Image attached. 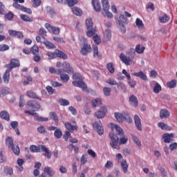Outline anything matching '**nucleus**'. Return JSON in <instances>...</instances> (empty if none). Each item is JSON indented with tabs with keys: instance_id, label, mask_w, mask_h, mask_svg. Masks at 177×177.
Instances as JSON below:
<instances>
[{
	"instance_id": "20",
	"label": "nucleus",
	"mask_w": 177,
	"mask_h": 177,
	"mask_svg": "<svg viewBox=\"0 0 177 177\" xmlns=\"http://www.w3.org/2000/svg\"><path fill=\"white\" fill-rule=\"evenodd\" d=\"M90 52H92V48L91 47V45L84 43V45L81 50V54L83 56H85L87 53H90Z\"/></svg>"
},
{
	"instance_id": "35",
	"label": "nucleus",
	"mask_w": 177,
	"mask_h": 177,
	"mask_svg": "<svg viewBox=\"0 0 177 177\" xmlns=\"http://www.w3.org/2000/svg\"><path fill=\"white\" fill-rule=\"evenodd\" d=\"M131 139L133 142H134V143L136 145V146H138V147H140V146H142V142L140 141V140H139V138H138V136H136L135 134H131Z\"/></svg>"
},
{
	"instance_id": "14",
	"label": "nucleus",
	"mask_w": 177,
	"mask_h": 177,
	"mask_svg": "<svg viewBox=\"0 0 177 177\" xmlns=\"http://www.w3.org/2000/svg\"><path fill=\"white\" fill-rule=\"evenodd\" d=\"M26 109H33V110H39L41 105L36 102L29 101L26 104Z\"/></svg>"
},
{
	"instance_id": "42",
	"label": "nucleus",
	"mask_w": 177,
	"mask_h": 177,
	"mask_svg": "<svg viewBox=\"0 0 177 177\" xmlns=\"http://www.w3.org/2000/svg\"><path fill=\"white\" fill-rule=\"evenodd\" d=\"M72 12L76 16H81L82 15V10L77 7H73L72 8Z\"/></svg>"
},
{
	"instance_id": "64",
	"label": "nucleus",
	"mask_w": 177,
	"mask_h": 177,
	"mask_svg": "<svg viewBox=\"0 0 177 177\" xmlns=\"http://www.w3.org/2000/svg\"><path fill=\"white\" fill-rule=\"evenodd\" d=\"M106 83L109 85H117V81L115 79L109 78L108 80H106Z\"/></svg>"
},
{
	"instance_id": "10",
	"label": "nucleus",
	"mask_w": 177,
	"mask_h": 177,
	"mask_svg": "<svg viewBox=\"0 0 177 177\" xmlns=\"http://www.w3.org/2000/svg\"><path fill=\"white\" fill-rule=\"evenodd\" d=\"M93 129H95V131H97L98 135H103V133H104V129L103 128V126L102 124V122H95L93 124Z\"/></svg>"
},
{
	"instance_id": "47",
	"label": "nucleus",
	"mask_w": 177,
	"mask_h": 177,
	"mask_svg": "<svg viewBox=\"0 0 177 177\" xmlns=\"http://www.w3.org/2000/svg\"><path fill=\"white\" fill-rule=\"evenodd\" d=\"M58 103L61 105V106H70V102L66 99L64 98H60L58 100Z\"/></svg>"
},
{
	"instance_id": "23",
	"label": "nucleus",
	"mask_w": 177,
	"mask_h": 177,
	"mask_svg": "<svg viewBox=\"0 0 177 177\" xmlns=\"http://www.w3.org/2000/svg\"><path fill=\"white\" fill-rule=\"evenodd\" d=\"M10 71L7 69L3 75V83L6 84V85H8V84H9V81H10Z\"/></svg>"
},
{
	"instance_id": "29",
	"label": "nucleus",
	"mask_w": 177,
	"mask_h": 177,
	"mask_svg": "<svg viewBox=\"0 0 177 177\" xmlns=\"http://www.w3.org/2000/svg\"><path fill=\"white\" fill-rule=\"evenodd\" d=\"M92 5L93 6L94 10L96 12H100L102 6H100V3L99 2L98 0H93Z\"/></svg>"
},
{
	"instance_id": "34",
	"label": "nucleus",
	"mask_w": 177,
	"mask_h": 177,
	"mask_svg": "<svg viewBox=\"0 0 177 177\" xmlns=\"http://www.w3.org/2000/svg\"><path fill=\"white\" fill-rule=\"evenodd\" d=\"M120 165H121V167H122V169L124 174H127L128 173V163H127V160H122L120 162Z\"/></svg>"
},
{
	"instance_id": "45",
	"label": "nucleus",
	"mask_w": 177,
	"mask_h": 177,
	"mask_svg": "<svg viewBox=\"0 0 177 177\" xmlns=\"http://www.w3.org/2000/svg\"><path fill=\"white\" fill-rule=\"evenodd\" d=\"M30 151L32 153H39L41 151V145L39 147H37L35 145H31L30 147Z\"/></svg>"
},
{
	"instance_id": "61",
	"label": "nucleus",
	"mask_w": 177,
	"mask_h": 177,
	"mask_svg": "<svg viewBox=\"0 0 177 177\" xmlns=\"http://www.w3.org/2000/svg\"><path fill=\"white\" fill-rule=\"evenodd\" d=\"M107 68L108 71H109V73H111V74H113L114 73V66H113V63L109 62L107 64Z\"/></svg>"
},
{
	"instance_id": "44",
	"label": "nucleus",
	"mask_w": 177,
	"mask_h": 177,
	"mask_svg": "<svg viewBox=\"0 0 177 177\" xmlns=\"http://www.w3.org/2000/svg\"><path fill=\"white\" fill-rule=\"evenodd\" d=\"M44 171L45 174H47L49 176H53V175H55V171H53V169H52L50 167H45Z\"/></svg>"
},
{
	"instance_id": "52",
	"label": "nucleus",
	"mask_w": 177,
	"mask_h": 177,
	"mask_svg": "<svg viewBox=\"0 0 177 177\" xmlns=\"http://www.w3.org/2000/svg\"><path fill=\"white\" fill-rule=\"evenodd\" d=\"M48 71L50 74H57V75H59V74H60V71H62V69L56 70V68L53 67H50Z\"/></svg>"
},
{
	"instance_id": "48",
	"label": "nucleus",
	"mask_w": 177,
	"mask_h": 177,
	"mask_svg": "<svg viewBox=\"0 0 177 177\" xmlns=\"http://www.w3.org/2000/svg\"><path fill=\"white\" fill-rule=\"evenodd\" d=\"M158 126L159 127V128L162 129V130L167 129V131H171V127H169L164 122H159L158 124Z\"/></svg>"
},
{
	"instance_id": "38",
	"label": "nucleus",
	"mask_w": 177,
	"mask_h": 177,
	"mask_svg": "<svg viewBox=\"0 0 177 177\" xmlns=\"http://www.w3.org/2000/svg\"><path fill=\"white\" fill-rule=\"evenodd\" d=\"M104 37L106 41H110V39H111V30H110V29L105 30Z\"/></svg>"
},
{
	"instance_id": "11",
	"label": "nucleus",
	"mask_w": 177,
	"mask_h": 177,
	"mask_svg": "<svg viewBox=\"0 0 177 177\" xmlns=\"http://www.w3.org/2000/svg\"><path fill=\"white\" fill-rule=\"evenodd\" d=\"M20 66V61L16 59H11L10 63L6 65L7 70L10 71Z\"/></svg>"
},
{
	"instance_id": "25",
	"label": "nucleus",
	"mask_w": 177,
	"mask_h": 177,
	"mask_svg": "<svg viewBox=\"0 0 177 177\" xmlns=\"http://www.w3.org/2000/svg\"><path fill=\"white\" fill-rule=\"evenodd\" d=\"M40 149L42 150V151H44L45 153V157L48 158V160H50V158L52 157V154L50 153V151L49 149L46 148L44 145H40Z\"/></svg>"
},
{
	"instance_id": "1",
	"label": "nucleus",
	"mask_w": 177,
	"mask_h": 177,
	"mask_svg": "<svg viewBox=\"0 0 177 177\" xmlns=\"http://www.w3.org/2000/svg\"><path fill=\"white\" fill-rule=\"evenodd\" d=\"M109 138L111 139L110 145L112 149H117L120 150V145H125L128 142V137H122L120 138V142L118 140V137L114 133H109Z\"/></svg>"
},
{
	"instance_id": "16",
	"label": "nucleus",
	"mask_w": 177,
	"mask_h": 177,
	"mask_svg": "<svg viewBox=\"0 0 177 177\" xmlns=\"http://www.w3.org/2000/svg\"><path fill=\"white\" fill-rule=\"evenodd\" d=\"M57 2L71 7L74 6V5H77V3H78V0H57Z\"/></svg>"
},
{
	"instance_id": "26",
	"label": "nucleus",
	"mask_w": 177,
	"mask_h": 177,
	"mask_svg": "<svg viewBox=\"0 0 177 177\" xmlns=\"http://www.w3.org/2000/svg\"><path fill=\"white\" fill-rule=\"evenodd\" d=\"M134 121L136 124V127L138 131H142V122L140 120V118L138 115L134 116Z\"/></svg>"
},
{
	"instance_id": "32",
	"label": "nucleus",
	"mask_w": 177,
	"mask_h": 177,
	"mask_svg": "<svg viewBox=\"0 0 177 177\" xmlns=\"http://www.w3.org/2000/svg\"><path fill=\"white\" fill-rule=\"evenodd\" d=\"M65 127L68 131H70V132H73V131H77L78 129V127L72 125L68 122H65Z\"/></svg>"
},
{
	"instance_id": "37",
	"label": "nucleus",
	"mask_w": 177,
	"mask_h": 177,
	"mask_svg": "<svg viewBox=\"0 0 177 177\" xmlns=\"http://www.w3.org/2000/svg\"><path fill=\"white\" fill-rule=\"evenodd\" d=\"M27 96H28V97H30L31 99H38V100H42L41 97L37 96V93L31 91H27Z\"/></svg>"
},
{
	"instance_id": "62",
	"label": "nucleus",
	"mask_w": 177,
	"mask_h": 177,
	"mask_svg": "<svg viewBox=\"0 0 177 177\" xmlns=\"http://www.w3.org/2000/svg\"><path fill=\"white\" fill-rule=\"evenodd\" d=\"M13 17H15V15L12 12H9L5 15V18L7 19V20H13Z\"/></svg>"
},
{
	"instance_id": "5",
	"label": "nucleus",
	"mask_w": 177,
	"mask_h": 177,
	"mask_svg": "<svg viewBox=\"0 0 177 177\" xmlns=\"http://www.w3.org/2000/svg\"><path fill=\"white\" fill-rule=\"evenodd\" d=\"M46 56H48L49 60L56 59V57H60V59L67 60L68 57L66 53H63L61 50H56L55 53L48 52L46 53Z\"/></svg>"
},
{
	"instance_id": "33",
	"label": "nucleus",
	"mask_w": 177,
	"mask_h": 177,
	"mask_svg": "<svg viewBox=\"0 0 177 177\" xmlns=\"http://www.w3.org/2000/svg\"><path fill=\"white\" fill-rule=\"evenodd\" d=\"M10 91V88L0 87V97H2V96H6V95L9 94Z\"/></svg>"
},
{
	"instance_id": "18",
	"label": "nucleus",
	"mask_w": 177,
	"mask_h": 177,
	"mask_svg": "<svg viewBox=\"0 0 177 177\" xmlns=\"http://www.w3.org/2000/svg\"><path fill=\"white\" fill-rule=\"evenodd\" d=\"M58 75H59V78L63 82H68V81H70V76L64 73V69H61Z\"/></svg>"
},
{
	"instance_id": "54",
	"label": "nucleus",
	"mask_w": 177,
	"mask_h": 177,
	"mask_svg": "<svg viewBox=\"0 0 177 177\" xmlns=\"http://www.w3.org/2000/svg\"><path fill=\"white\" fill-rule=\"evenodd\" d=\"M103 93L105 96H110L111 95V88L109 87H104L103 88Z\"/></svg>"
},
{
	"instance_id": "63",
	"label": "nucleus",
	"mask_w": 177,
	"mask_h": 177,
	"mask_svg": "<svg viewBox=\"0 0 177 177\" xmlns=\"http://www.w3.org/2000/svg\"><path fill=\"white\" fill-rule=\"evenodd\" d=\"M39 35H41L43 38H46V30L44 28H41L39 30Z\"/></svg>"
},
{
	"instance_id": "57",
	"label": "nucleus",
	"mask_w": 177,
	"mask_h": 177,
	"mask_svg": "<svg viewBox=\"0 0 177 177\" xmlns=\"http://www.w3.org/2000/svg\"><path fill=\"white\" fill-rule=\"evenodd\" d=\"M73 80L75 81H82V76L80 73H74L73 75Z\"/></svg>"
},
{
	"instance_id": "7",
	"label": "nucleus",
	"mask_w": 177,
	"mask_h": 177,
	"mask_svg": "<svg viewBox=\"0 0 177 177\" xmlns=\"http://www.w3.org/2000/svg\"><path fill=\"white\" fill-rule=\"evenodd\" d=\"M102 15L103 16H107L109 19H113V15L109 10L110 4L109 3V0H102Z\"/></svg>"
},
{
	"instance_id": "6",
	"label": "nucleus",
	"mask_w": 177,
	"mask_h": 177,
	"mask_svg": "<svg viewBox=\"0 0 177 177\" xmlns=\"http://www.w3.org/2000/svg\"><path fill=\"white\" fill-rule=\"evenodd\" d=\"M6 146H8V149H11L13 153L17 156L20 154V148H19V146L15 147V143L13 142V138H12V137H7L6 140Z\"/></svg>"
},
{
	"instance_id": "51",
	"label": "nucleus",
	"mask_w": 177,
	"mask_h": 177,
	"mask_svg": "<svg viewBox=\"0 0 177 177\" xmlns=\"http://www.w3.org/2000/svg\"><path fill=\"white\" fill-rule=\"evenodd\" d=\"M20 19L23 20V21H34V20L32 18L29 17L26 15H20Z\"/></svg>"
},
{
	"instance_id": "13",
	"label": "nucleus",
	"mask_w": 177,
	"mask_h": 177,
	"mask_svg": "<svg viewBox=\"0 0 177 177\" xmlns=\"http://www.w3.org/2000/svg\"><path fill=\"white\" fill-rule=\"evenodd\" d=\"M12 6L15 8V9L21 10V12H25V13H28V15H31L32 13V10H31L30 8H26L20 4L13 3Z\"/></svg>"
},
{
	"instance_id": "39",
	"label": "nucleus",
	"mask_w": 177,
	"mask_h": 177,
	"mask_svg": "<svg viewBox=\"0 0 177 177\" xmlns=\"http://www.w3.org/2000/svg\"><path fill=\"white\" fill-rule=\"evenodd\" d=\"M85 23L87 30H91V28H93V21H92V19L88 18L86 19Z\"/></svg>"
},
{
	"instance_id": "4",
	"label": "nucleus",
	"mask_w": 177,
	"mask_h": 177,
	"mask_svg": "<svg viewBox=\"0 0 177 177\" xmlns=\"http://www.w3.org/2000/svg\"><path fill=\"white\" fill-rule=\"evenodd\" d=\"M130 50L131 54L129 56H126L122 53H121L120 55V59L121 60V62L125 64L126 66H129V64H131V62H133V59H135V49L131 48Z\"/></svg>"
},
{
	"instance_id": "46",
	"label": "nucleus",
	"mask_w": 177,
	"mask_h": 177,
	"mask_svg": "<svg viewBox=\"0 0 177 177\" xmlns=\"http://www.w3.org/2000/svg\"><path fill=\"white\" fill-rule=\"evenodd\" d=\"M96 34V29L95 28H91L90 29H87L86 35L87 37H93Z\"/></svg>"
},
{
	"instance_id": "43",
	"label": "nucleus",
	"mask_w": 177,
	"mask_h": 177,
	"mask_svg": "<svg viewBox=\"0 0 177 177\" xmlns=\"http://www.w3.org/2000/svg\"><path fill=\"white\" fill-rule=\"evenodd\" d=\"M50 117L53 120L56 124V125H59V118L57 117V115L55 112H50Z\"/></svg>"
},
{
	"instance_id": "36",
	"label": "nucleus",
	"mask_w": 177,
	"mask_h": 177,
	"mask_svg": "<svg viewBox=\"0 0 177 177\" xmlns=\"http://www.w3.org/2000/svg\"><path fill=\"white\" fill-rule=\"evenodd\" d=\"M169 115H170V114H169V111H168V110H167V109L160 110V117L161 119L168 118V117H169Z\"/></svg>"
},
{
	"instance_id": "59",
	"label": "nucleus",
	"mask_w": 177,
	"mask_h": 177,
	"mask_svg": "<svg viewBox=\"0 0 177 177\" xmlns=\"http://www.w3.org/2000/svg\"><path fill=\"white\" fill-rule=\"evenodd\" d=\"M168 88H170L171 89L176 88V80H173L171 82L167 83Z\"/></svg>"
},
{
	"instance_id": "8",
	"label": "nucleus",
	"mask_w": 177,
	"mask_h": 177,
	"mask_svg": "<svg viewBox=\"0 0 177 177\" xmlns=\"http://www.w3.org/2000/svg\"><path fill=\"white\" fill-rule=\"evenodd\" d=\"M26 114H29V115H35V120L39 121V122H44V121H49L48 118H43L42 116L37 115V113L34 111H25Z\"/></svg>"
},
{
	"instance_id": "60",
	"label": "nucleus",
	"mask_w": 177,
	"mask_h": 177,
	"mask_svg": "<svg viewBox=\"0 0 177 177\" xmlns=\"http://www.w3.org/2000/svg\"><path fill=\"white\" fill-rule=\"evenodd\" d=\"M93 39L96 45H99L100 42H102V40L100 39V36L97 35H95L93 37Z\"/></svg>"
},
{
	"instance_id": "28",
	"label": "nucleus",
	"mask_w": 177,
	"mask_h": 177,
	"mask_svg": "<svg viewBox=\"0 0 177 177\" xmlns=\"http://www.w3.org/2000/svg\"><path fill=\"white\" fill-rule=\"evenodd\" d=\"M0 118L6 121H9L10 120V115L8 111H2L0 112Z\"/></svg>"
},
{
	"instance_id": "30",
	"label": "nucleus",
	"mask_w": 177,
	"mask_h": 177,
	"mask_svg": "<svg viewBox=\"0 0 177 177\" xmlns=\"http://www.w3.org/2000/svg\"><path fill=\"white\" fill-rule=\"evenodd\" d=\"M9 34L11 37H15L16 38H23V33L16 30H9Z\"/></svg>"
},
{
	"instance_id": "2",
	"label": "nucleus",
	"mask_w": 177,
	"mask_h": 177,
	"mask_svg": "<svg viewBox=\"0 0 177 177\" xmlns=\"http://www.w3.org/2000/svg\"><path fill=\"white\" fill-rule=\"evenodd\" d=\"M114 117L118 122H124V121H127V122H132V118H131L129 113L127 111H122V113L115 112Z\"/></svg>"
},
{
	"instance_id": "12",
	"label": "nucleus",
	"mask_w": 177,
	"mask_h": 177,
	"mask_svg": "<svg viewBox=\"0 0 177 177\" xmlns=\"http://www.w3.org/2000/svg\"><path fill=\"white\" fill-rule=\"evenodd\" d=\"M106 114H107V107L102 106L100 110L95 113V115L97 118H104Z\"/></svg>"
},
{
	"instance_id": "27",
	"label": "nucleus",
	"mask_w": 177,
	"mask_h": 177,
	"mask_svg": "<svg viewBox=\"0 0 177 177\" xmlns=\"http://www.w3.org/2000/svg\"><path fill=\"white\" fill-rule=\"evenodd\" d=\"M129 102L130 104H132L134 107H138V105L139 104V101H138V98L134 95H131L129 97Z\"/></svg>"
},
{
	"instance_id": "9",
	"label": "nucleus",
	"mask_w": 177,
	"mask_h": 177,
	"mask_svg": "<svg viewBox=\"0 0 177 177\" xmlns=\"http://www.w3.org/2000/svg\"><path fill=\"white\" fill-rule=\"evenodd\" d=\"M45 28L49 31V32H53L54 35H59L60 34V28L50 26V24L48 23L45 24Z\"/></svg>"
},
{
	"instance_id": "56",
	"label": "nucleus",
	"mask_w": 177,
	"mask_h": 177,
	"mask_svg": "<svg viewBox=\"0 0 177 177\" xmlns=\"http://www.w3.org/2000/svg\"><path fill=\"white\" fill-rule=\"evenodd\" d=\"M113 167H114V163H113V161L111 160H108L104 165V167L106 169H111Z\"/></svg>"
},
{
	"instance_id": "17",
	"label": "nucleus",
	"mask_w": 177,
	"mask_h": 177,
	"mask_svg": "<svg viewBox=\"0 0 177 177\" xmlns=\"http://www.w3.org/2000/svg\"><path fill=\"white\" fill-rule=\"evenodd\" d=\"M62 67H64V73H67L68 74H73L74 69L71 67V65L68 62H64L62 64Z\"/></svg>"
},
{
	"instance_id": "49",
	"label": "nucleus",
	"mask_w": 177,
	"mask_h": 177,
	"mask_svg": "<svg viewBox=\"0 0 177 177\" xmlns=\"http://www.w3.org/2000/svg\"><path fill=\"white\" fill-rule=\"evenodd\" d=\"M43 44L48 49H55V48H56L55 44L50 41H44Z\"/></svg>"
},
{
	"instance_id": "50",
	"label": "nucleus",
	"mask_w": 177,
	"mask_h": 177,
	"mask_svg": "<svg viewBox=\"0 0 177 177\" xmlns=\"http://www.w3.org/2000/svg\"><path fill=\"white\" fill-rule=\"evenodd\" d=\"M30 52L32 53V55H38V53H39V48H38V46L34 45L30 48Z\"/></svg>"
},
{
	"instance_id": "24",
	"label": "nucleus",
	"mask_w": 177,
	"mask_h": 177,
	"mask_svg": "<svg viewBox=\"0 0 177 177\" xmlns=\"http://www.w3.org/2000/svg\"><path fill=\"white\" fill-rule=\"evenodd\" d=\"M151 85H155V86L153 87L154 93H160V92H161V85H160L158 82L156 81H151Z\"/></svg>"
},
{
	"instance_id": "21",
	"label": "nucleus",
	"mask_w": 177,
	"mask_h": 177,
	"mask_svg": "<svg viewBox=\"0 0 177 177\" xmlns=\"http://www.w3.org/2000/svg\"><path fill=\"white\" fill-rule=\"evenodd\" d=\"M111 129L112 131H114V129L116 131L117 134L120 136H124V130L117 124H111Z\"/></svg>"
},
{
	"instance_id": "53",
	"label": "nucleus",
	"mask_w": 177,
	"mask_h": 177,
	"mask_svg": "<svg viewBox=\"0 0 177 177\" xmlns=\"http://www.w3.org/2000/svg\"><path fill=\"white\" fill-rule=\"evenodd\" d=\"M80 162L82 165H85L88 162V155L83 154L81 157Z\"/></svg>"
},
{
	"instance_id": "22",
	"label": "nucleus",
	"mask_w": 177,
	"mask_h": 177,
	"mask_svg": "<svg viewBox=\"0 0 177 177\" xmlns=\"http://www.w3.org/2000/svg\"><path fill=\"white\" fill-rule=\"evenodd\" d=\"M133 75H134V77H138V78H140L143 81H145V82H147V81H149V78H147V75H146V74H145L143 71L133 73Z\"/></svg>"
},
{
	"instance_id": "15",
	"label": "nucleus",
	"mask_w": 177,
	"mask_h": 177,
	"mask_svg": "<svg viewBox=\"0 0 177 177\" xmlns=\"http://www.w3.org/2000/svg\"><path fill=\"white\" fill-rule=\"evenodd\" d=\"M175 138V133H165L162 135V139L164 140L165 143H171L172 142V138Z\"/></svg>"
},
{
	"instance_id": "19",
	"label": "nucleus",
	"mask_w": 177,
	"mask_h": 177,
	"mask_svg": "<svg viewBox=\"0 0 177 177\" xmlns=\"http://www.w3.org/2000/svg\"><path fill=\"white\" fill-rule=\"evenodd\" d=\"M73 85H74V86H77L78 88H82V89H83V91H85V89H86V84H85V82H84V81L82 80H74L72 82Z\"/></svg>"
},
{
	"instance_id": "55",
	"label": "nucleus",
	"mask_w": 177,
	"mask_h": 177,
	"mask_svg": "<svg viewBox=\"0 0 177 177\" xmlns=\"http://www.w3.org/2000/svg\"><path fill=\"white\" fill-rule=\"evenodd\" d=\"M136 24L137 27H138L140 29H142L144 27L143 21L139 18L136 19Z\"/></svg>"
},
{
	"instance_id": "58",
	"label": "nucleus",
	"mask_w": 177,
	"mask_h": 177,
	"mask_svg": "<svg viewBox=\"0 0 177 177\" xmlns=\"http://www.w3.org/2000/svg\"><path fill=\"white\" fill-rule=\"evenodd\" d=\"M136 53H138V54H141L143 52H145V47L143 46H140V45H137L136 47Z\"/></svg>"
},
{
	"instance_id": "31",
	"label": "nucleus",
	"mask_w": 177,
	"mask_h": 177,
	"mask_svg": "<svg viewBox=\"0 0 177 177\" xmlns=\"http://www.w3.org/2000/svg\"><path fill=\"white\" fill-rule=\"evenodd\" d=\"M170 19L171 18L169 17V16H168V15L164 14L162 16L159 17V21L162 24H164L165 23H168Z\"/></svg>"
},
{
	"instance_id": "3",
	"label": "nucleus",
	"mask_w": 177,
	"mask_h": 177,
	"mask_svg": "<svg viewBox=\"0 0 177 177\" xmlns=\"http://www.w3.org/2000/svg\"><path fill=\"white\" fill-rule=\"evenodd\" d=\"M115 19L117 21V24H118V28L123 34L127 31V28H125L124 24H127L128 18L125 17V15H120L119 19L117 17H115Z\"/></svg>"
},
{
	"instance_id": "41",
	"label": "nucleus",
	"mask_w": 177,
	"mask_h": 177,
	"mask_svg": "<svg viewBox=\"0 0 177 177\" xmlns=\"http://www.w3.org/2000/svg\"><path fill=\"white\" fill-rule=\"evenodd\" d=\"M91 104L93 107H97V106L102 104V100H100V98L94 99L91 101Z\"/></svg>"
},
{
	"instance_id": "40",
	"label": "nucleus",
	"mask_w": 177,
	"mask_h": 177,
	"mask_svg": "<svg viewBox=\"0 0 177 177\" xmlns=\"http://www.w3.org/2000/svg\"><path fill=\"white\" fill-rule=\"evenodd\" d=\"M54 136L56 139H60L62 136H63V132H62V129H56L54 132Z\"/></svg>"
}]
</instances>
